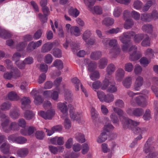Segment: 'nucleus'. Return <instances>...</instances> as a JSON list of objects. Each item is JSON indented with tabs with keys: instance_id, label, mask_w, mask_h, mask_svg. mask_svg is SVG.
Returning a JSON list of instances; mask_svg holds the SVG:
<instances>
[{
	"instance_id": "6ab92c4d",
	"label": "nucleus",
	"mask_w": 158,
	"mask_h": 158,
	"mask_svg": "<svg viewBox=\"0 0 158 158\" xmlns=\"http://www.w3.org/2000/svg\"><path fill=\"white\" fill-rule=\"evenodd\" d=\"M53 47V44L48 42L42 46L41 51L42 53L48 52L50 51Z\"/></svg>"
},
{
	"instance_id": "3c124183",
	"label": "nucleus",
	"mask_w": 158,
	"mask_h": 158,
	"mask_svg": "<svg viewBox=\"0 0 158 158\" xmlns=\"http://www.w3.org/2000/svg\"><path fill=\"white\" fill-rule=\"evenodd\" d=\"M114 111L116 113L119 117H123L124 112L123 110L120 108H118L114 107H113Z\"/></svg>"
},
{
	"instance_id": "e2e57ef3",
	"label": "nucleus",
	"mask_w": 158,
	"mask_h": 158,
	"mask_svg": "<svg viewBox=\"0 0 158 158\" xmlns=\"http://www.w3.org/2000/svg\"><path fill=\"white\" fill-rule=\"evenodd\" d=\"M69 13L71 15L76 18L79 14L80 12L76 8H72L69 10Z\"/></svg>"
},
{
	"instance_id": "c9c22d12",
	"label": "nucleus",
	"mask_w": 158,
	"mask_h": 158,
	"mask_svg": "<svg viewBox=\"0 0 158 158\" xmlns=\"http://www.w3.org/2000/svg\"><path fill=\"white\" fill-rule=\"evenodd\" d=\"M95 91L97 92V96L100 101L102 102H104L106 94L101 91H96L95 90Z\"/></svg>"
},
{
	"instance_id": "6e6552de",
	"label": "nucleus",
	"mask_w": 158,
	"mask_h": 158,
	"mask_svg": "<svg viewBox=\"0 0 158 158\" xmlns=\"http://www.w3.org/2000/svg\"><path fill=\"white\" fill-rule=\"evenodd\" d=\"M21 107L23 110H25L30 108L31 100L29 98L24 97L21 99Z\"/></svg>"
},
{
	"instance_id": "7ed1b4c3",
	"label": "nucleus",
	"mask_w": 158,
	"mask_h": 158,
	"mask_svg": "<svg viewBox=\"0 0 158 158\" xmlns=\"http://www.w3.org/2000/svg\"><path fill=\"white\" fill-rule=\"evenodd\" d=\"M71 81L72 83L74 85L76 91H78L79 90V86H80L81 90L85 94V97H88V94L86 90L83 87L82 85L80 82V81L77 77H74L72 78Z\"/></svg>"
},
{
	"instance_id": "7c9ffc66",
	"label": "nucleus",
	"mask_w": 158,
	"mask_h": 158,
	"mask_svg": "<svg viewBox=\"0 0 158 158\" xmlns=\"http://www.w3.org/2000/svg\"><path fill=\"white\" fill-rule=\"evenodd\" d=\"M75 138L78 142L81 143H83L85 141L84 135L81 133H76L75 135Z\"/></svg>"
},
{
	"instance_id": "69168bd1",
	"label": "nucleus",
	"mask_w": 158,
	"mask_h": 158,
	"mask_svg": "<svg viewBox=\"0 0 158 158\" xmlns=\"http://www.w3.org/2000/svg\"><path fill=\"white\" fill-rule=\"evenodd\" d=\"M142 71V67L139 65H136L134 69V72L136 75H140Z\"/></svg>"
},
{
	"instance_id": "aec40b11",
	"label": "nucleus",
	"mask_w": 158,
	"mask_h": 158,
	"mask_svg": "<svg viewBox=\"0 0 158 158\" xmlns=\"http://www.w3.org/2000/svg\"><path fill=\"white\" fill-rule=\"evenodd\" d=\"M125 72L121 68H119L116 73V78L118 81H120L124 76Z\"/></svg>"
},
{
	"instance_id": "de8ad7c7",
	"label": "nucleus",
	"mask_w": 158,
	"mask_h": 158,
	"mask_svg": "<svg viewBox=\"0 0 158 158\" xmlns=\"http://www.w3.org/2000/svg\"><path fill=\"white\" fill-rule=\"evenodd\" d=\"M27 141L26 138L22 136L17 137L16 143L18 144H22L26 143Z\"/></svg>"
},
{
	"instance_id": "a211bd4d",
	"label": "nucleus",
	"mask_w": 158,
	"mask_h": 158,
	"mask_svg": "<svg viewBox=\"0 0 158 158\" xmlns=\"http://www.w3.org/2000/svg\"><path fill=\"white\" fill-rule=\"evenodd\" d=\"M108 63V60L106 57H102L100 59L98 62V66L100 69H104L107 65Z\"/></svg>"
},
{
	"instance_id": "bb28decb",
	"label": "nucleus",
	"mask_w": 158,
	"mask_h": 158,
	"mask_svg": "<svg viewBox=\"0 0 158 158\" xmlns=\"http://www.w3.org/2000/svg\"><path fill=\"white\" fill-rule=\"evenodd\" d=\"M70 32L72 35L76 37L78 36L81 35V31L80 28L77 26L72 27Z\"/></svg>"
},
{
	"instance_id": "680f3d73",
	"label": "nucleus",
	"mask_w": 158,
	"mask_h": 158,
	"mask_svg": "<svg viewBox=\"0 0 158 158\" xmlns=\"http://www.w3.org/2000/svg\"><path fill=\"white\" fill-rule=\"evenodd\" d=\"M117 89L114 84L111 83L107 89V91L110 93H114L117 91Z\"/></svg>"
},
{
	"instance_id": "473e14b6",
	"label": "nucleus",
	"mask_w": 158,
	"mask_h": 158,
	"mask_svg": "<svg viewBox=\"0 0 158 158\" xmlns=\"http://www.w3.org/2000/svg\"><path fill=\"white\" fill-rule=\"evenodd\" d=\"M116 70L115 65L112 63L108 64L106 69V71L108 75H110L113 73Z\"/></svg>"
},
{
	"instance_id": "f3484780",
	"label": "nucleus",
	"mask_w": 158,
	"mask_h": 158,
	"mask_svg": "<svg viewBox=\"0 0 158 158\" xmlns=\"http://www.w3.org/2000/svg\"><path fill=\"white\" fill-rule=\"evenodd\" d=\"M135 101L136 103L139 106L144 107L146 106V100L141 96L136 97L135 98Z\"/></svg>"
},
{
	"instance_id": "8fccbe9b",
	"label": "nucleus",
	"mask_w": 158,
	"mask_h": 158,
	"mask_svg": "<svg viewBox=\"0 0 158 158\" xmlns=\"http://www.w3.org/2000/svg\"><path fill=\"white\" fill-rule=\"evenodd\" d=\"M133 64L129 62L125 64L124 69L126 71L130 72L133 70Z\"/></svg>"
},
{
	"instance_id": "13d9d810",
	"label": "nucleus",
	"mask_w": 158,
	"mask_h": 158,
	"mask_svg": "<svg viewBox=\"0 0 158 158\" xmlns=\"http://www.w3.org/2000/svg\"><path fill=\"white\" fill-rule=\"evenodd\" d=\"M11 70L14 71L13 72V78H16L21 76V74L20 71L17 68L15 67Z\"/></svg>"
},
{
	"instance_id": "a878e982",
	"label": "nucleus",
	"mask_w": 158,
	"mask_h": 158,
	"mask_svg": "<svg viewBox=\"0 0 158 158\" xmlns=\"http://www.w3.org/2000/svg\"><path fill=\"white\" fill-rule=\"evenodd\" d=\"M153 27L150 24H147L143 25L142 28L143 31L148 34H151L152 32Z\"/></svg>"
},
{
	"instance_id": "412c9836",
	"label": "nucleus",
	"mask_w": 158,
	"mask_h": 158,
	"mask_svg": "<svg viewBox=\"0 0 158 158\" xmlns=\"http://www.w3.org/2000/svg\"><path fill=\"white\" fill-rule=\"evenodd\" d=\"M10 116L13 119H16L20 116V111L17 107H15L13 111H10Z\"/></svg>"
},
{
	"instance_id": "c03bdc74",
	"label": "nucleus",
	"mask_w": 158,
	"mask_h": 158,
	"mask_svg": "<svg viewBox=\"0 0 158 158\" xmlns=\"http://www.w3.org/2000/svg\"><path fill=\"white\" fill-rule=\"evenodd\" d=\"M106 98L104 102L110 103L113 102L114 99V95L110 94H106Z\"/></svg>"
},
{
	"instance_id": "e433bc0d",
	"label": "nucleus",
	"mask_w": 158,
	"mask_h": 158,
	"mask_svg": "<svg viewBox=\"0 0 158 158\" xmlns=\"http://www.w3.org/2000/svg\"><path fill=\"white\" fill-rule=\"evenodd\" d=\"M132 83V78L131 77H128L126 78L123 81L124 86L126 88H128L130 87Z\"/></svg>"
},
{
	"instance_id": "423d86ee",
	"label": "nucleus",
	"mask_w": 158,
	"mask_h": 158,
	"mask_svg": "<svg viewBox=\"0 0 158 158\" xmlns=\"http://www.w3.org/2000/svg\"><path fill=\"white\" fill-rule=\"evenodd\" d=\"M1 126L2 128L6 133H8L10 131L9 129H7L10 122V118L8 115L5 118L0 119Z\"/></svg>"
},
{
	"instance_id": "b1692460",
	"label": "nucleus",
	"mask_w": 158,
	"mask_h": 158,
	"mask_svg": "<svg viewBox=\"0 0 158 158\" xmlns=\"http://www.w3.org/2000/svg\"><path fill=\"white\" fill-rule=\"evenodd\" d=\"M64 95L65 100L69 102H71L73 100V96L71 92L68 90H65Z\"/></svg>"
},
{
	"instance_id": "f03ea898",
	"label": "nucleus",
	"mask_w": 158,
	"mask_h": 158,
	"mask_svg": "<svg viewBox=\"0 0 158 158\" xmlns=\"http://www.w3.org/2000/svg\"><path fill=\"white\" fill-rule=\"evenodd\" d=\"M137 47L135 46H132L129 49V52L133 51L132 53L130 54L129 59L131 61H135L139 59L142 55L139 52H137Z\"/></svg>"
},
{
	"instance_id": "393cba45",
	"label": "nucleus",
	"mask_w": 158,
	"mask_h": 158,
	"mask_svg": "<svg viewBox=\"0 0 158 158\" xmlns=\"http://www.w3.org/2000/svg\"><path fill=\"white\" fill-rule=\"evenodd\" d=\"M12 34L9 31L0 28V36L4 39L11 37Z\"/></svg>"
},
{
	"instance_id": "2f4dec72",
	"label": "nucleus",
	"mask_w": 158,
	"mask_h": 158,
	"mask_svg": "<svg viewBox=\"0 0 158 158\" xmlns=\"http://www.w3.org/2000/svg\"><path fill=\"white\" fill-rule=\"evenodd\" d=\"M108 136L106 132L103 131L97 139V142L99 143H102L105 142Z\"/></svg>"
},
{
	"instance_id": "603ef678",
	"label": "nucleus",
	"mask_w": 158,
	"mask_h": 158,
	"mask_svg": "<svg viewBox=\"0 0 158 158\" xmlns=\"http://www.w3.org/2000/svg\"><path fill=\"white\" fill-rule=\"evenodd\" d=\"M53 54L55 57L60 58L61 57L62 53L59 49L54 48L53 49Z\"/></svg>"
},
{
	"instance_id": "ea45409f",
	"label": "nucleus",
	"mask_w": 158,
	"mask_h": 158,
	"mask_svg": "<svg viewBox=\"0 0 158 158\" xmlns=\"http://www.w3.org/2000/svg\"><path fill=\"white\" fill-rule=\"evenodd\" d=\"M11 106V104L8 102L2 103L0 106L1 110H9Z\"/></svg>"
},
{
	"instance_id": "72a5a7b5",
	"label": "nucleus",
	"mask_w": 158,
	"mask_h": 158,
	"mask_svg": "<svg viewBox=\"0 0 158 158\" xmlns=\"http://www.w3.org/2000/svg\"><path fill=\"white\" fill-rule=\"evenodd\" d=\"M141 20L143 22H150L152 21L150 13L142 14L140 16Z\"/></svg>"
},
{
	"instance_id": "4c0bfd02",
	"label": "nucleus",
	"mask_w": 158,
	"mask_h": 158,
	"mask_svg": "<svg viewBox=\"0 0 158 158\" xmlns=\"http://www.w3.org/2000/svg\"><path fill=\"white\" fill-rule=\"evenodd\" d=\"M24 113V117L27 120H30L32 119L34 117V114L31 111L29 110H25Z\"/></svg>"
},
{
	"instance_id": "774afa93",
	"label": "nucleus",
	"mask_w": 158,
	"mask_h": 158,
	"mask_svg": "<svg viewBox=\"0 0 158 158\" xmlns=\"http://www.w3.org/2000/svg\"><path fill=\"white\" fill-rule=\"evenodd\" d=\"M150 15L152 20V19L156 20L158 19V13L156 10H153L152 13H150Z\"/></svg>"
},
{
	"instance_id": "79ce46f5",
	"label": "nucleus",
	"mask_w": 158,
	"mask_h": 158,
	"mask_svg": "<svg viewBox=\"0 0 158 158\" xmlns=\"http://www.w3.org/2000/svg\"><path fill=\"white\" fill-rule=\"evenodd\" d=\"M119 38L120 40L124 44L132 43V42H131V40H129V39L127 38V36H125V35L124 33L122 35L119 36Z\"/></svg>"
},
{
	"instance_id": "a19ab883",
	"label": "nucleus",
	"mask_w": 158,
	"mask_h": 158,
	"mask_svg": "<svg viewBox=\"0 0 158 158\" xmlns=\"http://www.w3.org/2000/svg\"><path fill=\"white\" fill-rule=\"evenodd\" d=\"M134 24V22L131 19H128L126 20L124 25V27L127 29L131 28Z\"/></svg>"
},
{
	"instance_id": "f8f14e48",
	"label": "nucleus",
	"mask_w": 158,
	"mask_h": 158,
	"mask_svg": "<svg viewBox=\"0 0 158 158\" xmlns=\"http://www.w3.org/2000/svg\"><path fill=\"white\" fill-rule=\"evenodd\" d=\"M121 51L120 47L116 46L110 49L109 54L112 58H115L120 54Z\"/></svg>"
},
{
	"instance_id": "338daca9",
	"label": "nucleus",
	"mask_w": 158,
	"mask_h": 158,
	"mask_svg": "<svg viewBox=\"0 0 158 158\" xmlns=\"http://www.w3.org/2000/svg\"><path fill=\"white\" fill-rule=\"evenodd\" d=\"M145 54L146 56L150 58H152L154 56V52L151 48L148 49L145 52Z\"/></svg>"
},
{
	"instance_id": "f704fd0d",
	"label": "nucleus",
	"mask_w": 158,
	"mask_h": 158,
	"mask_svg": "<svg viewBox=\"0 0 158 158\" xmlns=\"http://www.w3.org/2000/svg\"><path fill=\"white\" fill-rule=\"evenodd\" d=\"M142 46L143 47H147L150 46V41L149 37L147 34H145V36L144 39L141 43Z\"/></svg>"
},
{
	"instance_id": "052dcab7",
	"label": "nucleus",
	"mask_w": 158,
	"mask_h": 158,
	"mask_svg": "<svg viewBox=\"0 0 158 158\" xmlns=\"http://www.w3.org/2000/svg\"><path fill=\"white\" fill-rule=\"evenodd\" d=\"M122 10L120 7L116 8L114 11L113 15L116 17H118L122 14Z\"/></svg>"
},
{
	"instance_id": "4be33fe9",
	"label": "nucleus",
	"mask_w": 158,
	"mask_h": 158,
	"mask_svg": "<svg viewBox=\"0 0 158 158\" xmlns=\"http://www.w3.org/2000/svg\"><path fill=\"white\" fill-rule=\"evenodd\" d=\"M144 113L143 109L140 108H133V115L136 117H140L142 116Z\"/></svg>"
},
{
	"instance_id": "dca6fc26",
	"label": "nucleus",
	"mask_w": 158,
	"mask_h": 158,
	"mask_svg": "<svg viewBox=\"0 0 158 158\" xmlns=\"http://www.w3.org/2000/svg\"><path fill=\"white\" fill-rule=\"evenodd\" d=\"M102 56V52L100 51H95L92 52L90 54V57L94 60H98Z\"/></svg>"
},
{
	"instance_id": "20e7f679",
	"label": "nucleus",
	"mask_w": 158,
	"mask_h": 158,
	"mask_svg": "<svg viewBox=\"0 0 158 158\" xmlns=\"http://www.w3.org/2000/svg\"><path fill=\"white\" fill-rule=\"evenodd\" d=\"M38 114L39 115L45 119H51L54 115L55 111L54 109H51L46 112L43 111H40Z\"/></svg>"
},
{
	"instance_id": "49530a36",
	"label": "nucleus",
	"mask_w": 158,
	"mask_h": 158,
	"mask_svg": "<svg viewBox=\"0 0 158 158\" xmlns=\"http://www.w3.org/2000/svg\"><path fill=\"white\" fill-rule=\"evenodd\" d=\"M92 35L91 31L89 30L85 31L82 35V38L85 41H86Z\"/></svg>"
},
{
	"instance_id": "1a4fd4ad",
	"label": "nucleus",
	"mask_w": 158,
	"mask_h": 158,
	"mask_svg": "<svg viewBox=\"0 0 158 158\" xmlns=\"http://www.w3.org/2000/svg\"><path fill=\"white\" fill-rule=\"evenodd\" d=\"M42 40H39L36 42L32 41L29 43L27 50V51L31 52L40 46L42 44Z\"/></svg>"
},
{
	"instance_id": "0eeeda50",
	"label": "nucleus",
	"mask_w": 158,
	"mask_h": 158,
	"mask_svg": "<svg viewBox=\"0 0 158 158\" xmlns=\"http://www.w3.org/2000/svg\"><path fill=\"white\" fill-rule=\"evenodd\" d=\"M31 93L33 94V98L34 99V102L36 105H40L42 103L43 100L38 92L36 90H33Z\"/></svg>"
},
{
	"instance_id": "ddd939ff",
	"label": "nucleus",
	"mask_w": 158,
	"mask_h": 158,
	"mask_svg": "<svg viewBox=\"0 0 158 158\" xmlns=\"http://www.w3.org/2000/svg\"><path fill=\"white\" fill-rule=\"evenodd\" d=\"M67 103V102H65L63 103H59L58 104V108L63 114L65 116L68 115V109L66 105Z\"/></svg>"
},
{
	"instance_id": "9d476101",
	"label": "nucleus",
	"mask_w": 158,
	"mask_h": 158,
	"mask_svg": "<svg viewBox=\"0 0 158 158\" xmlns=\"http://www.w3.org/2000/svg\"><path fill=\"white\" fill-rule=\"evenodd\" d=\"M154 147L153 146H151L149 143L148 141H147L146 143L145 144L144 148L143 151L146 153L150 152L148 158H153L154 156L153 153H151V152H152L154 149Z\"/></svg>"
},
{
	"instance_id": "cd10ccee",
	"label": "nucleus",
	"mask_w": 158,
	"mask_h": 158,
	"mask_svg": "<svg viewBox=\"0 0 158 158\" xmlns=\"http://www.w3.org/2000/svg\"><path fill=\"white\" fill-rule=\"evenodd\" d=\"M52 66L55 67L58 69L61 70L64 67L63 63L61 60L56 59L54 61Z\"/></svg>"
},
{
	"instance_id": "5fc2aeb1",
	"label": "nucleus",
	"mask_w": 158,
	"mask_h": 158,
	"mask_svg": "<svg viewBox=\"0 0 158 158\" xmlns=\"http://www.w3.org/2000/svg\"><path fill=\"white\" fill-rule=\"evenodd\" d=\"M99 77L100 74L99 72L97 71H96L91 73L90 75V78L93 81H95L98 79Z\"/></svg>"
},
{
	"instance_id": "a18cd8bd",
	"label": "nucleus",
	"mask_w": 158,
	"mask_h": 158,
	"mask_svg": "<svg viewBox=\"0 0 158 158\" xmlns=\"http://www.w3.org/2000/svg\"><path fill=\"white\" fill-rule=\"evenodd\" d=\"M121 29L119 27H117L115 28H112L106 31L107 34H117L121 31Z\"/></svg>"
},
{
	"instance_id": "6e6d98bb",
	"label": "nucleus",
	"mask_w": 158,
	"mask_h": 158,
	"mask_svg": "<svg viewBox=\"0 0 158 158\" xmlns=\"http://www.w3.org/2000/svg\"><path fill=\"white\" fill-rule=\"evenodd\" d=\"M42 33L43 31L42 30L39 29L34 33L33 37L35 40H38L41 37Z\"/></svg>"
},
{
	"instance_id": "39448f33",
	"label": "nucleus",
	"mask_w": 158,
	"mask_h": 158,
	"mask_svg": "<svg viewBox=\"0 0 158 158\" xmlns=\"http://www.w3.org/2000/svg\"><path fill=\"white\" fill-rule=\"evenodd\" d=\"M68 106L70 108V115L71 119L73 121L76 120L79 122V121L80 120L82 116V114L80 113L75 112V111L73 110V107L71 104H69Z\"/></svg>"
},
{
	"instance_id": "bf43d9fd",
	"label": "nucleus",
	"mask_w": 158,
	"mask_h": 158,
	"mask_svg": "<svg viewBox=\"0 0 158 158\" xmlns=\"http://www.w3.org/2000/svg\"><path fill=\"white\" fill-rule=\"evenodd\" d=\"M27 44L23 42H21L18 43L16 46L18 51H22L25 48Z\"/></svg>"
},
{
	"instance_id": "c756f323",
	"label": "nucleus",
	"mask_w": 158,
	"mask_h": 158,
	"mask_svg": "<svg viewBox=\"0 0 158 158\" xmlns=\"http://www.w3.org/2000/svg\"><path fill=\"white\" fill-rule=\"evenodd\" d=\"M49 148L51 152L54 154H56L58 151L60 152H62L64 149L63 147L62 146L58 147L57 148V147L54 146H49Z\"/></svg>"
},
{
	"instance_id": "0e129e2a",
	"label": "nucleus",
	"mask_w": 158,
	"mask_h": 158,
	"mask_svg": "<svg viewBox=\"0 0 158 158\" xmlns=\"http://www.w3.org/2000/svg\"><path fill=\"white\" fill-rule=\"evenodd\" d=\"M9 129L12 131H17L19 130V128L17 123L15 122H13L10 123Z\"/></svg>"
},
{
	"instance_id": "58836bf2",
	"label": "nucleus",
	"mask_w": 158,
	"mask_h": 158,
	"mask_svg": "<svg viewBox=\"0 0 158 158\" xmlns=\"http://www.w3.org/2000/svg\"><path fill=\"white\" fill-rule=\"evenodd\" d=\"M114 22L113 19L110 18H105L102 21V24L107 26H109L112 25Z\"/></svg>"
},
{
	"instance_id": "4468645a",
	"label": "nucleus",
	"mask_w": 158,
	"mask_h": 158,
	"mask_svg": "<svg viewBox=\"0 0 158 158\" xmlns=\"http://www.w3.org/2000/svg\"><path fill=\"white\" fill-rule=\"evenodd\" d=\"M29 153L28 149L26 148H20L16 152L17 155L20 157L24 158Z\"/></svg>"
},
{
	"instance_id": "c85d7f7f",
	"label": "nucleus",
	"mask_w": 158,
	"mask_h": 158,
	"mask_svg": "<svg viewBox=\"0 0 158 158\" xmlns=\"http://www.w3.org/2000/svg\"><path fill=\"white\" fill-rule=\"evenodd\" d=\"M146 34L143 33L138 34H136L135 33L134 35L133 40L135 43H139L144 38Z\"/></svg>"
},
{
	"instance_id": "f257e3e1",
	"label": "nucleus",
	"mask_w": 158,
	"mask_h": 158,
	"mask_svg": "<svg viewBox=\"0 0 158 158\" xmlns=\"http://www.w3.org/2000/svg\"><path fill=\"white\" fill-rule=\"evenodd\" d=\"M124 120L125 122L122 123L123 127L126 128L131 125H132L133 127H132V130L135 134L141 135L146 131L145 128H141L136 126L139 124V122L134 121L131 119L126 118H125Z\"/></svg>"
},
{
	"instance_id": "09e8293b",
	"label": "nucleus",
	"mask_w": 158,
	"mask_h": 158,
	"mask_svg": "<svg viewBox=\"0 0 158 158\" xmlns=\"http://www.w3.org/2000/svg\"><path fill=\"white\" fill-rule=\"evenodd\" d=\"M35 136L37 139L42 140L44 138L45 134L43 131H38L36 132Z\"/></svg>"
},
{
	"instance_id": "9b49d317",
	"label": "nucleus",
	"mask_w": 158,
	"mask_h": 158,
	"mask_svg": "<svg viewBox=\"0 0 158 158\" xmlns=\"http://www.w3.org/2000/svg\"><path fill=\"white\" fill-rule=\"evenodd\" d=\"M144 82L143 78L140 76H138L136 79L134 85V89L136 91H139L141 87L143 85Z\"/></svg>"
},
{
	"instance_id": "864d4df0",
	"label": "nucleus",
	"mask_w": 158,
	"mask_h": 158,
	"mask_svg": "<svg viewBox=\"0 0 158 158\" xmlns=\"http://www.w3.org/2000/svg\"><path fill=\"white\" fill-rule=\"evenodd\" d=\"M44 60L46 63L51 64L52 61L53 57L51 54H48L45 56Z\"/></svg>"
},
{
	"instance_id": "2eb2a0df",
	"label": "nucleus",
	"mask_w": 158,
	"mask_h": 158,
	"mask_svg": "<svg viewBox=\"0 0 158 158\" xmlns=\"http://www.w3.org/2000/svg\"><path fill=\"white\" fill-rule=\"evenodd\" d=\"M10 145L7 142H4L0 147L1 152L4 154H8L10 152Z\"/></svg>"
},
{
	"instance_id": "37998d69",
	"label": "nucleus",
	"mask_w": 158,
	"mask_h": 158,
	"mask_svg": "<svg viewBox=\"0 0 158 158\" xmlns=\"http://www.w3.org/2000/svg\"><path fill=\"white\" fill-rule=\"evenodd\" d=\"M97 63L96 62L92 61L88 66V69L89 72H93L97 67Z\"/></svg>"
},
{
	"instance_id": "5701e85b",
	"label": "nucleus",
	"mask_w": 158,
	"mask_h": 158,
	"mask_svg": "<svg viewBox=\"0 0 158 158\" xmlns=\"http://www.w3.org/2000/svg\"><path fill=\"white\" fill-rule=\"evenodd\" d=\"M8 98L9 100L12 101H17L20 99L19 96L14 91H11L8 94Z\"/></svg>"
},
{
	"instance_id": "4d7b16f0",
	"label": "nucleus",
	"mask_w": 158,
	"mask_h": 158,
	"mask_svg": "<svg viewBox=\"0 0 158 158\" xmlns=\"http://www.w3.org/2000/svg\"><path fill=\"white\" fill-rule=\"evenodd\" d=\"M90 113L92 119L94 120L98 117V112L93 107H92L90 110Z\"/></svg>"
}]
</instances>
